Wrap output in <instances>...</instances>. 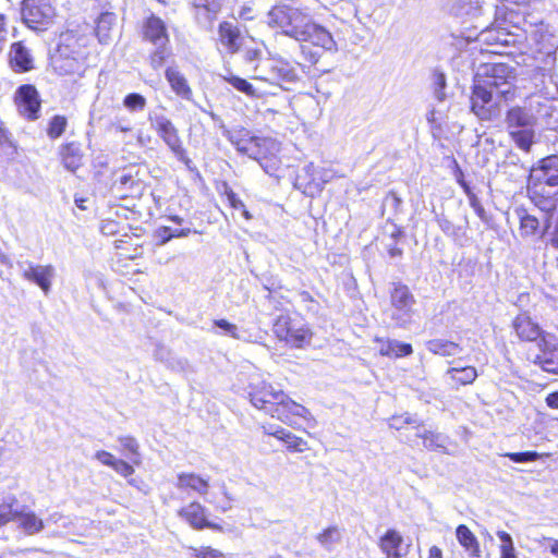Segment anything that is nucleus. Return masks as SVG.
I'll use <instances>...</instances> for the list:
<instances>
[{
  "mask_svg": "<svg viewBox=\"0 0 558 558\" xmlns=\"http://www.w3.org/2000/svg\"><path fill=\"white\" fill-rule=\"evenodd\" d=\"M263 45L257 44L253 38L246 40V99L260 98V104L253 105L256 113H272L274 109L267 106L269 98L276 95V82L274 62L263 59ZM251 105L246 101V109Z\"/></svg>",
  "mask_w": 558,
  "mask_h": 558,
  "instance_id": "f257e3e1",
  "label": "nucleus"
},
{
  "mask_svg": "<svg viewBox=\"0 0 558 558\" xmlns=\"http://www.w3.org/2000/svg\"><path fill=\"white\" fill-rule=\"evenodd\" d=\"M251 391L248 392L251 403L258 410H263L277 417L282 423L292 424V417H305L308 410L294 402L282 390L275 389L265 381L250 383Z\"/></svg>",
  "mask_w": 558,
  "mask_h": 558,
  "instance_id": "f03ea898",
  "label": "nucleus"
},
{
  "mask_svg": "<svg viewBox=\"0 0 558 558\" xmlns=\"http://www.w3.org/2000/svg\"><path fill=\"white\" fill-rule=\"evenodd\" d=\"M537 124L538 117L532 105L513 106L505 116V125L510 138L525 153H530L536 142Z\"/></svg>",
  "mask_w": 558,
  "mask_h": 558,
  "instance_id": "7ed1b4c3",
  "label": "nucleus"
},
{
  "mask_svg": "<svg viewBox=\"0 0 558 558\" xmlns=\"http://www.w3.org/2000/svg\"><path fill=\"white\" fill-rule=\"evenodd\" d=\"M138 33L142 41L156 47L148 56L150 66L153 69L162 66L173 54L166 21L155 13H149L142 20Z\"/></svg>",
  "mask_w": 558,
  "mask_h": 558,
  "instance_id": "20e7f679",
  "label": "nucleus"
},
{
  "mask_svg": "<svg viewBox=\"0 0 558 558\" xmlns=\"http://www.w3.org/2000/svg\"><path fill=\"white\" fill-rule=\"evenodd\" d=\"M269 25L281 28L287 36L294 38L296 41L304 39L306 28L311 24L312 19L298 8L289 5H277L268 14Z\"/></svg>",
  "mask_w": 558,
  "mask_h": 558,
  "instance_id": "39448f33",
  "label": "nucleus"
},
{
  "mask_svg": "<svg viewBox=\"0 0 558 558\" xmlns=\"http://www.w3.org/2000/svg\"><path fill=\"white\" fill-rule=\"evenodd\" d=\"M50 64L58 76L73 84L84 76L87 69L85 57L68 44L58 45L56 52L51 56Z\"/></svg>",
  "mask_w": 558,
  "mask_h": 558,
  "instance_id": "423d86ee",
  "label": "nucleus"
},
{
  "mask_svg": "<svg viewBox=\"0 0 558 558\" xmlns=\"http://www.w3.org/2000/svg\"><path fill=\"white\" fill-rule=\"evenodd\" d=\"M21 19L27 28L44 33L56 23L57 9L51 0H23Z\"/></svg>",
  "mask_w": 558,
  "mask_h": 558,
  "instance_id": "0eeeda50",
  "label": "nucleus"
},
{
  "mask_svg": "<svg viewBox=\"0 0 558 558\" xmlns=\"http://www.w3.org/2000/svg\"><path fill=\"white\" fill-rule=\"evenodd\" d=\"M276 337L294 348H302L308 344L312 332L306 324L299 317L289 314H280L272 324Z\"/></svg>",
  "mask_w": 558,
  "mask_h": 558,
  "instance_id": "6e6552de",
  "label": "nucleus"
},
{
  "mask_svg": "<svg viewBox=\"0 0 558 558\" xmlns=\"http://www.w3.org/2000/svg\"><path fill=\"white\" fill-rule=\"evenodd\" d=\"M502 97H496L492 85L484 81L476 82L471 96V110L483 121H492L500 113V101Z\"/></svg>",
  "mask_w": 558,
  "mask_h": 558,
  "instance_id": "1a4fd4ad",
  "label": "nucleus"
},
{
  "mask_svg": "<svg viewBox=\"0 0 558 558\" xmlns=\"http://www.w3.org/2000/svg\"><path fill=\"white\" fill-rule=\"evenodd\" d=\"M390 303L392 306L391 319L396 326L405 328L412 322L414 315V305L416 303L414 295L409 287L397 282L390 291Z\"/></svg>",
  "mask_w": 558,
  "mask_h": 558,
  "instance_id": "9d476101",
  "label": "nucleus"
},
{
  "mask_svg": "<svg viewBox=\"0 0 558 558\" xmlns=\"http://www.w3.org/2000/svg\"><path fill=\"white\" fill-rule=\"evenodd\" d=\"M151 125L157 135L169 147L177 159L183 162L185 166H190L192 160L183 145L179 130L175 128L172 121L165 116H159L151 121Z\"/></svg>",
  "mask_w": 558,
  "mask_h": 558,
  "instance_id": "9b49d317",
  "label": "nucleus"
},
{
  "mask_svg": "<svg viewBox=\"0 0 558 558\" xmlns=\"http://www.w3.org/2000/svg\"><path fill=\"white\" fill-rule=\"evenodd\" d=\"M279 144L269 137H251L246 141V156L260 166L267 173L276 167Z\"/></svg>",
  "mask_w": 558,
  "mask_h": 558,
  "instance_id": "f8f14e48",
  "label": "nucleus"
},
{
  "mask_svg": "<svg viewBox=\"0 0 558 558\" xmlns=\"http://www.w3.org/2000/svg\"><path fill=\"white\" fill-rule=\"evenodd\" d=\"M13 102L19 114L25 120L36 121L40 118L43 101L35 85H20L14 93Z\"/></svg>",
  "mask_w": 558,
  "mask_h": 558,
  "instance_id": "ddd939ff",
  "label": "nucleus"
},
{
  "mask_svg": "<svg viewBox=\"0 0 558 558\" xmlns=\"http://www.w3.org/2000/svg\"><path fill=\"white\" fill-rule=\"evenodd\" d=\"M487 85H492L496 97H502L504 101L514 98V69L505 63L493 64L489 74L483 80Z\"/></svg>",
  "mask_w": 558,
  "mask_h": 558,
  "instance_id": "4468645a",
  "label": "nucleus"
},
{
  "mask_svg": "<svg viewBox=\"0 0 558 558\" xmlns=\"http://www.w3.org/2000/svg\"><path fill=\"white\" fill-rule=\"evenodd\" d=\"M537 348L538 353L534 356L533 363L544 372L558 375V338L546 333L537 342Z\"/></svg>",
  "mask_w": 558,
  "mask_h": 558,
  "instance_id": "2eb2a0df",
  "label": "nucleus"
},
{
  "mask_svg": "<svg viewBox=\"0 0 558 558\" xmlns=\"http://www.w3.org/2000/svg\"><path fill=\"white\" fill-rule=\"evenodd\" d=\"M117 260L124 264L126 260L141 258L144 254V241L142 234L133 230L124 238L113 241Z\"/></svg>",
  "mask_w": 558,
  "mask_h": 558,
  "instance_id": "dca6fc26",
  "label": "nucleus"
},
{
  "mask_svg": "<svg viewBox=\"0 0 558 558\" xmlns=\"http://www.w3.org/2000/svg\"><path fill=\"white\" fill-rule=\"evenodd\" d=\"M125 208L116 207L109 213V215L102 219L100 225V232L106 236L112 238H124L133 230L142 231L138 228L133 229L125 216Z\"/></svg>",
  "mask_w": 558,
  "mask_h": 558,
  "instance_id": "f3484780",
  "label": "nucleus"
},
{
  "mask_svg": "<svg viewBox=\"0 0 558 558\" xmlns=\"http://www.w3.org/2000/svg\"><path fill=\"white\" fill-rule=\"evenodd\" d=\"M178 515L195 530L220 531L221 526L208 519L206 508L198 501H191L178 510Z\"/></svg>",
  "mask_w": 558,
  "mask_h": 558,
  "instance_id": "a211bd4d",
  "label": "nucleus"
},
{
  "mask_svg": "<svg viewBox=\"0 0 558 558\" xmlns=\"http://www.w3.org/2000/svg\"><path fill=\"white\" fill-rule=\"evenodd\" d=\"M527 195L532 203L543 211H551L558 202V186L553 187L527 180Z\"/></svg>",
  "mask_w": 558,
  "mask_h": 558,
  "instance_id": "6ab92c4d",
  "label": "nucleus"
},
{
  "mask_svg": "<svg viewBox=\"0 0 558 558\" xmlns=\"http://www.w3.org/2000/svg\"><path fill=\"white\" fill-rule=\"evenodd\" d=\"M529 181L558 186V156L550 155L534 165L527 178Z\"/></svg>",
  "mask_w": 558,
  "mask_h": 558,
  "instance_id": "aec40b11",
  "label": "nucleus"
},
{
  "mask_svg": "<svg viewBox=\"0 0 558 558\" xmlns=\"http://www.w3.org/2000/svg\"><path fill=\"white\" fill-rule=\"evenodd\" d=\"M144 181L138 177V171H122L117 173L112 187L120 198H136L143 194Z\"/></svg>",
  "mask_w": 558,
  "mask_h": 558,
  "instance_id": "412c9836",
  "label": "nucleus"
},
{
  "mask_svg": "<svg viewBox=\"0 0 558 558\" xmlns=\"http://www.w3.org/2000/svg\"><path fill=\"white\" fill-rule=\"evenodd\" d=\"M10 69L17 74L27 73L35 69V60L23 40L14 41L8 52Z\"/></svg>",
  "mask_w": 558,
  "mask_h": 558,
  "instance_id": "4be33fe9",
  "label": "nucleus"
},
{
  "mask_svg": "<svg viewBox=\"0 0 558 558\" xmlns=\"http://www.w3.org/2000/svg\"><path fill=\"white\" fill-rule=\"evenodd\" d=\"M61 165L70 172H76L84 165V151L82 144L77 141L62 143L57 151Z\"/></svg>",
  "mask_w": 558,
  "mask_h": 558,
  "instance_id": "5701e85b",
  "label": "nucleus"
},
{
  "mask_svg": "<svg viewBox=\"0 0 558 558\" xmlns=\"http://www.w3.org/2000/svg\"><path fill=\"white\" fill-rule=\"evenodd\" d=\"M512 327L517 336L523 341L538 342L542 337L547 333L543 331L538 324L533 322L525 313L520 314L514 318Z\"/></svg>",
  "mask_w": 558,
  "mask_h": 558,
  "instance_id": "b1692460",
  "label": "nucleus"
},
{
  "mask_svg": "<svg viewBox=\"0 0 558 558\" xmlns=\"http://www.w3.org/2000/svg\"><path fill=\"white\" fill-rule=\"evenodd\" d=\"M276 89L278 87L291 90L292 87L300 81L301 76L298 68L284 61H277L274 63Z\"/></svg>",
  "mask_w": 558,
  "mask_h": 558,
  "instance_id": "393cba45",
  "label": "nucleus"
},
{
  "mask_svg": "<svg viewBox=\"0 0 558 558\" xmlns=\"http://www.w3.org/2000/svg\"><path fill=\"white\" fill-rule=\"evenodd\" d=\"M301 41L311 43L313 46L326 51L336 49V41L331 34L323 26L315 24L313 21L307 26L304 39Z\"/></svg>",
  "mask_w": 558,
  "mask_h": 558,
  "instance_id": "a878e982",
  "label": "nucleus"
},
{
  "mask_svg": "<svg viewBox=\"0 0 558 558\" xmlns=\"http://www.w3.org/2000/svg\"><path fill=\"white\" fill-rule=\"evenodd\" d=\"M177 487L181 490H193L205 496L209 490V477H203L194 472H182L177 476Z\"/></svg>",
  "mask_w": 558,
  "mask_h": 558,
  "instance_id": "bb28decb",
  "label": "nucleus"
},
{
  "mask_svg": "<svg viewBox=\"0 0 558 558\" xmlns=\"http://www.w3.org/2000/svg\"><path fill=\"white\" fill-rule=\"evenodd\" d=\"M53 274L54 268L51 265H32L24 270L23 277L26 280L36 283L45 293H48Z\"/></svg>",
  "mask_w": 558,
  "mask_h": 558,
  "instance_id": "cd10ccee",
  "label": "nucleus"
},
{
  "mask_svg": "<svg viewBox=\"0 0 558 558\" xmlns=\"http://www.w3.org/2000/svg\"><path fill=\"white\" fill-rule=\"evenodd\" d=\"M165 77L169 83L172 92L182 99L191 100L193 97V90L186 80V77L173 66H169L165 71Z\"/></svg>",
  "mask_w": 558,
  "mask_h": 558,
  "instance_id": "c85d7f7f",
  "label": "nucleus"
},
{
  "mask_svg": "<svg viewBox=\"0 0 558 558\" xmlns=\"http://www.w3.org/2000/svg\"><path fill=\"white\" fill-rule=\"evenodd\" d=\"M117 32V15L102 12L96 20L95 35L101 44L111 41Z\"/></svg>",
  "mask_w": 558,
  "mask_h": 558,
  "instance_id": "c756f323",
  "label": "nucleus"
},
{
  "mask_svg": "<svg viewBox=\"0 0 558 558\" xmlns=\"http://www.w3.org/2000/svg\"><path fill=\"white\" fill-rule=\"evenodd\" d=\"M403 537L393 529H389L379 539V548L386 555V558H401Z\"/></svg>",
  "mask_w": 558,
  "mask_h": 558,
  "instance_id": "7c9ffc66",
  "label": "nucleus"
},
{
  "mask_svg": "<svg viewBox=\"0 0 558 558\" xmlns=\"http://www.w3.org/2000/svg\"><path fill=\"white\" fill-rule=\"evenodd\" d=\"M219 40L225 48L234 53L240 49V28L231 22L223 21L219 24Z\"/></svg>",
  "mask_w": 558,
  "mask_h": 558,
  "instance_id": "2f4dec72",
  "label": "nucleus"
},
{
  "mask_svg": "<svg viewBox=\"0 0 558 558\" xmlns=\"http://www.w3.org/2000/svg\"><path fill=\"white\" fill-rule=\"evenodd\" d=\"M375 341L378 343L379 354L388 357H402L413 353L412 345L410 343H403L392 339H380L376 338Z\"/></svg>",
  "mask_w": 558,
  "mask_h": 558,
  "instance_id": "473e14b6",
  "label": "nucleus"
},
{
  "mask_svg": "<svg viewBox=\"0 0 558 558\" xmlns=\"http://www.w3.org/2000/svg\"><path fill=\"white\" fill-rule=\"evenodd\" d=\"M456 536L459 544L465 549L470 557H480L481 550L478 541L466 525H458Z\"/></svg>",
  "mask_w": 558,
  "mask_h": 558,
  "instance_id": "72a5a7b5",
  "label": "nucleus"
},
{
  "mask_svg": "<svg viewBox=\"0 0 558 558\" xmlns=\"http://www.w3.org/2000/svg\"><path fill=\"white\" fill-rule=\"evenodd\" d=\"M196 14L214 21L222 8L223 0H189Z\"/></svg>",
  "mask_w": 558,
  "mask_h": 558,
  "instance_id": "f704fd0d",
  "label": "nucleus"
},
{
  "mask_svg": "<svg viewBox=\"0 0 558 558\" xmlns=\"http://www.w3.org/2000/svg\"><path fill=\"white\" fill-rule=\"evenodd\" d=\"M318 544L328 553L336 549L342 542V531L338 526H329L316 535Z\"/></svg>",
  "mask_w": 558,
  "mask_h": 558,
  "instance_id": "c9c22d12",
  "label": "nucleus"
},
{
  "mask_svg": "<svg viewBox=\"0 0 558 558\" xmlns=\"http://www.w3.org/2000/svg\"><path fill=\"white\" fill-rule=\"evenodd\" d=\"M426 349L433 354L440 356H454L462 351V348L458 343L445 339H433L427 341Z\"/></svg>",
  "mask_w": 558,
  "mask_h": 558,
  "instance_id": "e433bc0d",
  "label": "nucleus"
},
{
  "mask_svg": "<svg viewBox=\"0 0 558 558\" xmlns=\"http://www.w3.org/2000/svg\"><path fill=\"white\" fill-rule=\"evenodd\" d=\"M446 375L457 385L465 386L472 384L477 378V371L473 366L450 367Z\"/></svg>",
  "mask_w": 558,
  "mask_h": 558,
  "instance_id": "4c0bfd02",
  "label": "nucleus"
},
{
  "mask_svg": "<svg viewBox=\"0 0 558 558\" xmlns=\"http://www.w3.org/2000/svg\"><path fill=\"white\" fill-rule=\"evenodd\" d=\"M417 436L423 439V446L426 449L447 452L446 445L448 437L444 434L424 430L423 433H418Z\"/></svg>",
  "mask_w": 558,
  "mask_h": 558,
  "instance_id": "58836bf2",
  "label": "nucleus"
},
{
  "mask_svg": "<svg viewBox=\"0 0 558 558\" xmlns=\"http://www.w3.org/2000/svg\"><path fill=\"white\" fill-rule=\"evenodd\" d=\"M68 128V118L63 114L52 116L46 128V134L50 140H57L61 137Z\"/></svg>",
  "mask_w": 558,
  "mask_h": 558,
  "instance_id": "ea45409f",
  "label": "nucleus"
},
{
  "mask_svg": "<svg viewBox=\"0 0 558 558\" xmlns=\"http://www.w3.org/2000/svg\"><path fill=\"white\" fill-rule=\"evenodd\" d=\"M16 520H19L20 526L28 534L37 533L44 527L43 520L34 512L23 513L19 511Z\"/></svg>",
  "mask_w": 558,
  "mask_h": 558,
  "instance_id": "a19ab883",
  "label": "nucleus"
},
{
  "mask_svg": "<svg viewBox=\"0 0 558 558\" xmlns=\"http://www.w3.org/2000/svg\"><path fill=\"white\" fill-rule=\"evenodd\" d=\"M331 174L329 171L324 169L315 168L314 177L310 180V183L306 184V187H312L307 191L308 196H314L315 194L322 192L324 185L330 181Z\"/></svg>",
  "mask_w": 558,
  "mask_h": 558,
  "instance_id": "79ce46f5",
  "label": "nucleus"
},
{
  "mask_svg": "<svg viewBox=\"0 0 558 558\" xmlns=\"http://www.w3.org/2000/svg\"><path fill=\"white\" fill-rule=\"evenodd\" d=\"M315 168L316 167L313 163H307L301 169L295 178L294 186L305 195H307V191L312 189L306 187V184L310 183V180L314 177Z\"/></svg>",
  "mask_w": 558,
  "mask_h": 558,
  "instance_id": "37998d69",
  "label": "nucleus"
},
{
  "mask_svg": "<svg viewBox=\"0 0 558 558\" xmlns=\"http://www.w3.org/2000/svg\"><path fill=\"white\" fill-rule=\"evenodd\" d=\"M539 227L538 219L524 210L520 215V231L522 236L534 235Z\"/></svg>",
  "mask_w": 558,
  "mask_h": 558,
  "instance_id": "c03bdc74",
  "label": "nucleus"
},
{
  "mask_svg": "<svg viewBox=\"0 0 558 558\" xmlns=\"http://www.w3.org/2000/svg\"><path fill=\"white\" fill-rule=\"evenodd\" d=\"M15 504V499H11L9 501L3 500L0 502V526L16 520L19 511L14 508Z\"/></svg>",
  "mask_w": 558,
  "mask_h": 558,
  "instance_id": "a18cd8bd",
  "label": "nucleus"
},
{
  "mask_svg": "<svg viewBox=\"0 0 558 558\" xmlns=\"http://www.w3.org/2000/svg\"><path fill=\"white\" fill-rule=\"evenodd\" d=\"M146 98L138 93H130L123 98V106L129 111H142L146 107Z\"/></svg>",
  "mask_w": 558,
  "mask_h": 558,
  "instance_id": "49530a36",
  "label": "nucleus"
},
{
  "mask_svg": "<svg viewBox=\"0 0 558 558\" xmlns=\"http://www.w3.org/2000/svg\"><path fill=\"white\" fill-rule=\"evenodd\" d=\"M284 437L281 438V440L287 445V448L289 450L295 451V452H303L308 449L307 442L296 435L292 434L291 432H287L286 434H282Z\"/></svg>",
  "mask_w": 558,
  "mask_h": 558,
  "instance_id": "de8ad7c7",
  "label": "nucleus"
},
{
  "mask_svg": "<svg viewBox=\"0 0 558 558\" xmlns=\"http://www.w3.org/2000/svg\"><path fill=\"white\" fill-rule=\"evenodd\" d=\"M191 558H225V555L210 546L191 547Z\"/></svg>",
  "mask_w": 558,
  "mask_h": 558,
  "instance_id": "09e8293b",
  "label": "nucleus"
},
{
  "mask_svg": "<svg viewBox=\"0 0 558 558\" xmlns=\"http://www.w3.org/2000/svg\"><path fill=\"white\" fill-rule=\"evenodd\" d=\"M119 441L121 442L123 448L131 456L134 457L133 463L138 465L141 463V459H140V446H138V442L136 441V439L132 436H124V437H120Z\"/></svg>",
  "mask_w": 558,
  "mask_h": 558,
  "instance_id": "8fccbe9b",
  "label": "nucleus"
},
{
  "mask_svg": "<svg viewBox=\"0 0 558 558\" xmlns=\"http://www.w3.org/2000/svg\"><path fill=\"white\" fill-rule=\"evenodd\" d=\"M505 457H508L515 463H526L536 461L539 458V453L536 451L508 452Z\"/></svg>",
  "mask_w": 558,
  "mask_h": 558,
  "instance_id": "3c124183",
  "label": "nucleus"
},
{
  "mask_svg": "<svg viewBox=\"0 0 558 558\" xmlns=\"http://www.w3.org/2000/svg\"><path fill=\"white\" fill-rule=\"evenodd\" d=\"M401 205L402 199L393 191H390L383 201L384 210L389 209L393 213H399L401 209Z\"/></svg>",
  "mask_w": 558,
  "mask_h": 558,
  "instance_id": "603ef678",
  "label": "nucleus"
},
{
  "mask_svg": "<svg viewBox=\"0 0 558 558\" xmlns=\"http://www.w3.org/2000/svg\"><path fill=\"white\" fill-rule=\"evenodd\" d=\"M111 469L123 477H129L135 472L134 466L131 463L118 458L114 460Z\"/></svg>",
  "mask_w": 558,
  "mask_h": 558,
  "instance_id": "864d4df0",
  "label": "nucleus"
},
{
  "mask_svg": "<svg viewBox=\"0 0 558 558\" xmlns=\"http://www.w3.org/2000/svg\"><path fill=\"white\" fill-rule=\"evenodd\" d=\"M436 220L441 231L449 236H454L460 230L444 215H437Z\"/></svg>",
  "mask_w": 558,
  "mask_h": 558,
  "instance_id": "5fc2aeb1",
  "label": "nucleus"
},
{
  "mask_svg": "<svg viewBox=\"0 0 558 558\" xmlns=\"http://www.w3.org/2000/svg\"><path fill=\"white\" fill-rule=\"evenodd\" d=\"M109 129L120 133H130L133 130L131 123L124 117L116 118L113 121H111Z\"/></svg>",
  "mask_w": 558,
  "mask_h": 558,
  "instance_id": "6e6d98bb",
  "label": "nucleus"
},
{
  "mask_svg": "<svg viewBox=\"0 0 558 558\" xmlns=\"http://www.w3.org/2000/svg\"><path fill=\"white\" fill-rule=\"evenodd\" d=\"M469 199H470V205L471 207L473 208V210L476 213V215L478 216V218L484 221V222H487L488 221V216L484 209V207L482 206L480 199L474 195H469Z\"/></svg>",
  "mask_w": 558,
  "mask_h": 558,
  "instance_id": "4d7b16f0",
  "label": "nucleus"
},
{
  "mask_svg": "<svg viewBox=\"0 0 558 558\" xmlns=\"http://www.w3.org/2000/svg\"><path fill=\"white\" fill-rule=\"evenodd\" d=\"M435 96L439 101H442L446 97V94L444 92L446 87V77L444 73H437L435 75Z\"/></svg>",
  "mask_w": 558,
  "mask_h": 558,
  "instance_id": "13d9d810",
  "label": "nucleus"
},
{
  "mask_svg": "<svg viewBox=\"0 0 558 558\" xmlns=\"http://www.w3.org/2000/svg\"><path fill=\"white\" fill-rule=\"evenodd\" d=\"M95 458L104 465L111 468L117 459L111 452L106 450H98Z\"/></svg>",
  "mask_w": 558,
  "mask_h": 558,
  "instance_id": "bf43d9fd",
  "label": "nucleus"
},
{
  "mask_svg": "<svg viewBox=\"0 0 558 558\" xmlns=\"http://www.w3.org/2000/svg\"><path fill=\"white\" fill-rule=\"evenodd\" d=\"M264 433L267 435L275 436L276 438L280 439L284 436L282 434H286L288 430L274 424H267L263 425Z\"/></svg>",
  "mask_w": 558,
  "mask_h": 558,
  "instance_id": "052dcab7",
  "label": "nucleus"
},
{
  "mask_svg": "<svg viewBox=\"0 0 558 558\" xmlns=\"http://www.w3.org/2000/svg\"><path fill=\"white\" fill-rule=\"evenodd\" d=\"M173 233L169 227H160L157 230V239L159 244H166L168 241L173 239Z\"/></svg>",
  "mask_w": 558,
  "mask_h": 558,
  "instance_id": "680f3d73",
  "label": "nucleus"
},
{
  "mask_svg": "<svg viewBox=\"0 0 558 558\" xmlns=\"http://www.w3.org/2000/svg\"><path fill=\"white\" fill-rule=\"evenodd\" d=\"M8 17L5 14L0 13V51L2 50L3 44L7 40L8 28H7Z\"/></svg>",
  "mask_w": 558,
  "mask_h": 558,
  "instance_id": "e2e57ef3",
  "label": "nucleus"
},
{
  "mask_svg": "<svg viewBox=\"0 0 558 558\" xmlns=\"http://www.w3.org/2000/svg\"><path fill=\"white\" fill-rule=\"evenodd\" d=\"M500 553H501L500 558H517L513 544L501 545Z\"/></svg>",
  "mask_w": 558,
  "mask_h": 558,
  "instance_id": "0e129e2a",
  "label": "nucleus"
},
{
  "mask_svg": "<svg viewBox=\"0 0 558 558\" xmlns=\"http://www.w3.org/2000/svg\"><path fill=\"white\" fill-rule=\"evenodd\" d=\"M215 325L220 327L221 329L226 330L227 332L234 333L235 326L227 322L226 319H218L215 320Z\"/></svg>",
  "mask_w": 558,
  "mask_h": 558,
  "instance_id": "69168bd1",
  "label": "nucleus"
},
{
  "mask_svg": "<svg viewBox=\"0 0 558 558\" xmlns=\"http://www.w3.org/2000/svg\"><path fill=\"white\" fill-rule=\"evenodd\" d=\"M546 404L550 408V409H557L558 410V391H555V392H551L549 393L546 399Z\"/></svg>",
  "mask_w": 558,
  "mask_h": 558,
  "instance_id": "338daca9",
  "label": "nucleus"
},
{
  "mask_svg": "<svg viewBox=\"0 0 558 558\" xmlns=\"http://www.w3.org/2000/svg\"><path fill=\"white\" fill-rule=\"evenodd\" d=\"M497 536L501 541V545L513 544L511 535L505 531H499Z\"/></svg>",
  "mask_w": 558,
  "mask_h": 558,
  "instance_id": "774afa93",
  "label": "nucleus"
}]
</instances>
